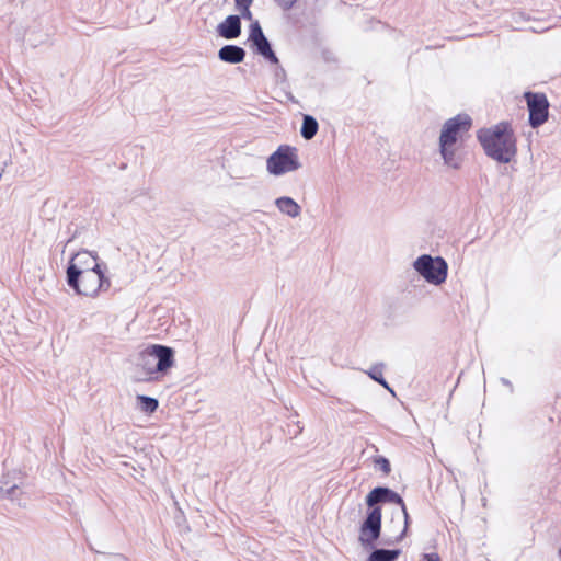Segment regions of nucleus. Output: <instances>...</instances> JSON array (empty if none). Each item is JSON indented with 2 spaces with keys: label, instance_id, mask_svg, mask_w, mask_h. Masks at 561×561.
<instances>
[{
  "label": "nucleus",
  "instance_id": "nucleus-11",
  "mask_svg": "<svg viewBox=\"0 0 561 561\" xmlns=\"http://www.w3.org/2000/svg\"><path fill=\"white\" fill-rule=\"evenodd\" d=\"M219 58L229 64H239L244 60L245 51L236 45H226L219 49Z\"/></svg>",
  "mask_w": 561,
  "mask_h": 561
},
{
  "label": "nucleus",
  "instance_id": "nucleus-19",
  "mask_svg": "<svg viewBox=\"0 0 561 561\" xmlns=\"http://www.w3.org/2000/svg\"><path fill=\"white\" fill-rule=\"evenodd\" d=\"M279 7H282L285 10L290 9L297 0H275Z\"/></svg>",
  "mask_w": 561,
  "mask_h": 561
},
{
  "label": "nucleus",
  "instance_id": "nucleus-16",
  "mask_svg": "<svg viewBox=\"0 0 561 561\" xmlns=\"http://www.w3.org/2000/svg\"><path fill=\"white\" fill-rule=\"evenodd\" d=\"M140 410L145 413H153L158 409V400L154 398L146 397V396H138L137 397Z\"/></svg>",
  "mask_w": 561,
  "mask_h": 561
},
{
  "label": "nucleus",
  "instance_id": "nucleus-12",
  "mask_svg": "<svg viewBox=\"0 0 561 561\" xmlns=\"http://www.w3.org/2000/svg\"><path fill=\"white\" fill-rule=\"evenodd\" d=\"M276 205L278 209L290 216V217H297L300 214V206L290 197H280L276 201Z\"/></svg>",
  "mask_w": 561,
  "mask_h": 561
},
{
  "label": "nucleus",
  "instance_id": "nucleus-20",
  "mask_svg": "<svg viewBox=\"0 0 561 561\" xmlns=\"http://www.w3.org/2000/svg\"><path fill=\"white\" fill-rule=\"evenodd\" d=\"M378 462L381 465V468L386 473L390 471V463L386 458H380Z\"/></svg>",
  "mask_w": 561,
  "mask_h": 561
},
{
  "label": "nucleus",
  "instance_id": "nucleus-2",
  "mask_svg": "<svg viewBox=\"0 0 561 561\" xmlns=\"http://www.w3.org/2000/svg\"><path fill=\"white\" fill-rule=\"evenodd\" d=\"M471 127L472 121L466 114L456 115L445 122L439 136V150L447 165L460 168L462 144Z\"/></svg>",
  "mask_w": 561,
  "mask_h": 561
},
{
  "label": "nucleus",
  "instance_id": "nucleus-8",
  "mask_svg": "<svg viewBox=\"0 0 561 561\" xmlns=\"http://www.w3.org/2000/svg\"><path fill=\"white\" fill-rule=\"evenodd\" d=\"M381 516L380 507H374L368 513L359 531V540L363 545L370 546L379 538L381 533Z\"/></svg>",
  "mask_w": 561,
  "mask_h": 561
},
{
  "label": "nucleus",
  "instance_id": "nucleus-17",
  "mask_svg": "<svg viewBox=\"0 0 561 561\" xmlns=\"http://www.w3.org/2000/svg\"><path fill=\"white\" fill-rule=\"evenodd\" d=\"M253 0H236L237 8L240 10L241 15L244 19H251L252 14L250 11V5Z\"/></svg>",
  "mask_w": 561,
  "mask_h": 561
},
{
  "label": "nucleus",
  "instance_id": "nucleus-22",
  "mask_svg": "<svg viewBox=\"0 0 561 561\" xmlns=\"http://www.w3.org/2000/svg\"><path fill=\"white\" fill-rule=\"evenodd\" d=\"M428 561H439V558H435L434 560H428Z\"/></svg>",
  "mask_w": 561,
  "mask_h": 561
},
{
  "label": "nucleus",
  "instance_id": "nucleus-9",
  "mask_svg": "<svg viewBox=\"0 0 561 561\" xmlns=\"http://www.w3.org/2000/svg\"><path fill=\"white\" fill-rule=\"evenodd\" d=\"M249 39L256 47L257 53L264 56L273 64L278 62V58L272 50L270 43L257 22L251 25Z\"/></svg>",
  "mask_w": 561,
  "mask_h": 561
},
{
  "label": "nucleus",
  "instance_id": "nucleus-1",
  "mask_svg": "<svg viewBox=\"0 0 561 561\" xmlns=\"http://www.w3.org/2000/svg\"><path fill=\"white\" fill-rule=\"evenodd\" d=\"M67 283L78 295L95 298L111 287V279L101 270L98 256L88 251L76 253L67 268Z\"/></svg>",
  "mask_w": 561,
  "mask_h": 561
},
{
  "label": "nucleus",
  "instance_id": "nucleus-15",
  "mask_svg": "<svg viewBox=\"0 0 561 561\" xmlns=\"http://www.w3.org/2000/svg\"><path fill=\"white\" fill-rule=\"evenodd\" d=\"M318 131V122L309 115L304 117L301 135L305 139L309 140L316 136Z\"/></svg>",
  "mask_w": 561,
  "mask_h": 561
},
{
  "label": "nucleus",
  "instance_id": "nucleus-14",
  "mask_svg": "<svg viewBox=\"0 0 561 561\" xmlns=\"http://www.w3.org/2000/svg\"><path fill=\"white\" fill-rule=\"evenodd\" d=\"M400 550L377 549L369 556L368 561H396Z\"/></svg>",
  "mask_w": 561,
  "mask_h": 561
},
{
  "label": "nucleus",
  "instance_id": "nucleus-21",
  "mask_svg": "<svg viewBox=\"0 0 561 561\" xmlns=\"http://www.w3.org/2000/svg\"><path fill=\"white\" fill-rule=\"evenodd\" d=\"M370 376H371L373 379H375L378 382H380L381 385L386 386V382L381 378H378V375L370 374Z\"/></svg>",
  "mask_w": 561,
  "mask_h": 561
},
{
  "label": "nucleus",
  "instance_id": "nucleus-13",
  "mask_svg": "<svg viewBox=\"0 0 561 561\" xmlns=\"http://www.w3.org/2000/svg\"><path fill=\"white\" fill-rule=\"evenodd\" d=\"M390 490L389 489H386V488H376L374 490H371L367 497H366V503L368 506L370 507H376L375 505L379 502H383L386 501L387 496L390 494Z\"/></svg>",
  "mask_w": 561,
  "mask_h": 561
},
{
  "label": "nucleus",
  "instance_id": "nucleus-18",
  "mask_svg": "<svg viewBox=\"0 0 561 561\" xmlns=\"http://www.w3.org/2000/svg\"><path fill=\"white\" fill-rule=\"evenodd\" d=\"M393 495H394V497H396V502H397L398 504H400V506H401V508H402V512H403V515H404V524H405V527H407V526H408V523H409V518H410L409 513H408V511H407V506H405V504H404L403 500H402L399 495H397V494H393Z\"/></svg>",
  "mask_w": 561,
  "mask_h": 561
},
{
  "label": "nucleus",
  "instance_id": "nucleus-10",
  "mask_svg": "<svg viewBox=\"0 0 561 561\" xmlns=\"http://www.w3.org/2000/svg\"><path fill=\"white\" fill-rule=\"evenodd\" d=\"M218 33L220 36L232 39L241 34V22L238 15H229L226 20L219 24Z\"/></svg>",
  "mask_w": 561,
  "mask_h": 561
},
{
  "label": "nucleus",
  "instance_id": "nucleus-3",
  "mask_svg": "<svg viewBox=\"0 0 561 561\" xmlns=\"http://www.w3.org/2000/svg\"><path fill=\"white\" fill-rule=\"evenodd\" d=\"M477 137L485 153L499 162L508 163L517 153L516 137L510 123L482 128Z\"/></svg>",
  "mask_w": 561,
  "mask_h": 561
},
{
  "label": "nucleus",
  "instance_id": "nucleus-6",
  "mask_svg": "<svg viewBox=\"0 0 561 561\" xmlns=\"http://www.w3.org/2000/svg\"><path fill=\"white\" fill-rule=\"evenodd\" d=\"M524 99L527 103L529 112V124L533 128L543 125L549 118V101L547 95L542 92L524 93Z\"/></svg>",
  "mask_w": 561,
  "mask_h": 561
},
{
  "label": "nucleus",
  "instance_id": "nucleus-7",
  "mask_svg": "<svg viewBox=\"0 0 561 561\" xmlns=\"http://www.w3.org/2000/svg\"><path fill=\"white\" fill-rule=\"evenodd\" d=\"M295 149L289 146H280L268 159L267 170L275 175H279L298 169Z\"/></svg>",
  "mask_w": 561,
  "mask_h": 561
},
{
  "label": "nucleus",
  "instance_id": "nucleus-5",
  "mask_svg": "<svg viewBox=\"0 0 561 561\" xmlns=\"http://www.w3.org/2000/svg\"><path fill=\"white\" fill-rule=\"evenodd\" d=\"M414 268L431 284L439 285L447 277V263L442 257L422 255L414 262Z\"/></svg>",
  "mask_w": 561,
  "mask_h": 561
},
{
  "label": "nucleus",
  "instance_id": "nucleus-4",
  "mask_svg": "<svg viewBox=\"0 0 561 561\" xmlns=\"http://www.w3.org/2000/svg\"><path fill=\"white\" fill-rule=\"evenodd\" d=\"M174 365V353L171 347L153 344L145 348L136 364V373L140 380H156L157 374H167Z\"/></svg>",
  "mask_w": 561,
  "mask_h": 561
}]
</instances>
